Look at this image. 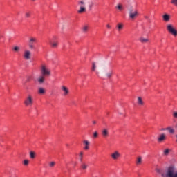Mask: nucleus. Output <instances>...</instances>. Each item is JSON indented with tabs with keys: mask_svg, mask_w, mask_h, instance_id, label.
Segmentation results:
<instances>
[{
	"mask_svg": "<svg viewBox=\"0 0 177 177\" xmlns=\"http://www.w3.org/2000/svg\"><path fill=\"white\" fill-rule=\"evenodd\" d=\"M162 177H177V169L174 165L167 167L164 171L160 173Z\"/></svg>",
	"mask_w": 177,
	"mask_h": 177,
	"instance_id": "obj_1",
	"label": "nucleus"
},
{
	"mask_svg": "<svg viewBox=\"0 0 177 177\" xmlns=\"http://www.w3.org/2000/svg\"><path fill=\"white\" fill-rule=\"evenodd\" d=\"M129 17L131 20H135L138 16H139V12L138 10H135L133 6H130L128 8Z\"/></svg>",
	"mask_w": 177,
	"mask_h": 177,
	"instance_id": "obj_2",
	"label": "nucleus"
},
{
	"mask_svg": "<svg viewBox=\"0 0 177 177\" xmlns=\"http://www.w3.org/2000/svg\"><path fill=\"white\" fill-rule=\"evenodd\" d=\"M26 107H31L34 104V98L31 94H28L24 101Z\"/></svg>",
	"mask_w": 177,
	"mask_h": 177,
	"instance_id": "obj_3",
	"label": "nucleus"
},
{
	"mask_svg": "<svg viewBox=\"0 0 177 177\" xmlns=\"http://www.w3.org/2000/svg\"><path fill=\"white\" fill-rule=\"evenodd\" d=\"M78 5L80 6V9L77 10V13L81 15L86 12V7H85V1L84 0H80L78 1Z\"/></svg>",
	"mask_w": 177,
	"mask_h": 177,
	"instance_id": "obj_4",
	"label": "nucleus"
},
{
	"mask_svg": "<svg viewBox=\"0 0 177 177\" xmlns=\"http://www.w3.org/2000/svg\"><path fill=\"white\" fill-rule=\"evenodd\" d=\"M41 74L44 77H49L50 75V70L45 65L41 66Z\"/></svg>",
	"mask_w": 177,
	"mask_h": 177,
	"instance_id": "obj_5",
	"label": "nucleus"
},
{
	"mask_svg": "<svg viewBox=\"0 0 177 177\" xmlns=\"http://www.w3.org/2000/svg\"><path fill=\"white\" fill-rule=\"evenodd\" d=\"M37 42V37H30L28 41V48L30 49V50H32L33 49H35V46L34 44Z\"/></svg>",
	"mask_w": 177,
	"mask_h": 177,
	"instance_id": "obj_6",
	"label": "nucleus"
},
{
	"mask_svg": "<svg viewBox=\"0 0 177 177\" xmlns=\"http://www.w3.org/2000/svg\"><path fill=\"white\" fill-rule=\"evenodd\" d=\"M167 30L170 34H171L174 37L177 36V31L176 30H175L172 24H168L167 26Z\"/></svg>",
	"mask_w": 177,
	"mask_h": 177,
	"instance_id": "obj_7",
	"label": "nucleus"
},
{
	"mask_svg": "<svg viewBox=\"0 0 177 177\" xmlns=\"http://www.w3.org/2000/svg\"><path fill=\"white\" fill-rule=\"evenodd\" d=\"M23 57L25 60H30V59H31V51H30V50H25Z\"/></svg>",
	"mask_w": 177,
	"mask_h": 177,
	"instance_id": "obj_8",
	"label": "nucleus"
},
{
	"mask_svg": "<svg viewBox=\"0 0 177 177\" xmlns=\"http://www.w3.org/2000/svg\"><path fill=\"white\" fill-rule=\"evenodd\" d=\"M56 39V37H53V39H49L48 44L52 46V48H57V45H59V42L53 41V40Z\"/></svg>",
	"mask_w": 177,
	"mask_h": 177,
	"instance_id": "obj_9",
	"label": "nucleus"
},
{
	"mask_svg": "<svg viewBox=\"0 0 177 177\" xmlns=\"http://www.w3.org/2000/svg\"><path fill=\"white\" fill-rule=\"evenodd\" d=\"M111 157L113 160H118L121 157V153L118 151H115L111 154Z\"/></svg>",
	"mask_w": 177,
	"mask_h": 177,
	"instance_id": "obj_10",
	"label": "nucleus"
},
{
	"mask_svg": "<svg viewBox=\"0 0 177 177\" xmlns=\"http://www.w3.org/2000/svg\"><path fill=\"white\" fill-rule=\"evenodd\" d=\"M164 140H167V136L165 133H162L158 138V142L159 143H161L164 142Z\"/></svg>",
	"mask_w": 177,
	"mask_h": 177,
	"instance_id": "obj_11",
	"label": "nucleus"
},
{
	"mask_svg": "<svg viewBox=\"0 0 177 177\" xmlns=\"http://www.w3.org/2000/svg\"><path fill=\"white\" fill-rule=\"evenodd\" d=\"M101 135L103 136V138H107L109 137V129L104 128L101 131Z\"/></svg>",
	"mask_w": 177,
	"mask_h": 177,
	"instance_id": "obj_12",
	"label": "nucleus"
},
{
	"mask_svg": "<svg viewBox=\"0 0 177 177\" xmlns=\"http://www.w3.org/2000/svg\"><path fill=\"white\" fill-rule=\"evenodd\" d=\"M61 89L63 92V95L64 96H67V95H68V93H70V90H68V88L66 87L65 86H61Z\"/></svg>",
	"mask_w": 177,
	"mask_h": 177,
	"instance_id": "obj_13",
	"label": "nucleus"
},
{
	"mask_svg": "<svg viewBox=\"0 0 177 177\" xmlns=\"http://www.w3.org/2000/svg\"><path fill=\"white\" fill-rule=\"evenodd\" d=\"M83 143L84 145V149L85 150H89V145H91V142H89V141L86 140H84L83 141Z\"/></svg>",
	"mask_w": 177,
	"mask_h": 177,
	"instance_id": "obj_14",
	"label": "nucleus"
},
{
	"mask_svg": "<svg viewBox=\"0 0 177 177\" xmlns=\"http://www.w3.org/2000/svg\"><path fill=\"white\" fill-rule=\"evenodd\" d=\"M37 81L39 84H44V82H45V76L44 75L39 76Z\"/></svg>",
	"mask_w": 177,
	"mask_h": 177,
	"instance_id": "obj_15",
	"label": "nucleus"
},
{
	"mask_svg": "<svg viewBox=\"0 0 177 177\" xmlns=\"http://www.w3.org/2000/svg\"><path fill=\"white\" fill-rule=\"evenodd\" d=\"M137 103L138 106H143L145 102H143V99L141 97H138Z\"/></svg>",
	"mask_w": 177,
	"mask_h": 177,
	"instance_id": "obj_16",
	"label": "nucleus"
},
{
	"mask_svg": "<svg viewBox=\"0 0 177 177\" xmlns=\"http://www.w3.org/2000/svg\"><path fill=\"white\" fill-rule=\"evenodd\" d=\"M136 165H140L142 164V156H138L136 160Z\"/></svg>",
	"mask_w": 177,
	"mask_h": 177,
	"instance_id": "obj_17",
	"label": "nucleus"
},
{
	"mask_svg": "<svg viewBox=\"0 0 177 177\" xmlns=\"http://www.w3.org/2000/svg\"><path fill=\"white\" fill-rule=\"evenodd\" d=\"M139 41H141L142 44H147V42H149V39L143 37H140Z\"/></svg>",
	"mask_w": 177,
	"mask_h": 177,
	"instance_id": "obj_18",
	"label": "nucleus"
},
{
	"mask_svg": "<svg viewBox=\"0 0 177 177\" xmlns=\"http://www.w3.org/2000/svg\"><path fill=\"white\" fill-rule=\"evenodd\" d=\"M169 19H171V17H169V15L165 14V15H163L164 21H169Z\"/></svg>",
	"mask_w": 177,
	"mask_h": 177,
	"instance_id": "obj_19",
	"label": "nucleus"
},
{
	"mask_svg": "<svg viewBox=\"0 0 177 177\" xmlns=\"http://www.w3.org/2000/svg\"><path fill=\"white\" fill-rule=\"evenodd\" d=\"M45 92H46V91L44 88H42V87L39 88L38 93H39V95H44Z\"/></svg>",
	"mask_w": 177,
	"mask_h": 177,
	"instance_id": "obj_20",
	"label": "nucleus"
},
{
	"mask_svg": "<svg viewBox=\"0 0 177 177\" xmlns=\"http://www.w3.org/2000/svg\"><path fill=\"white\" fill-rule=\"evenodd\" d=\"M81 168L82 169H83V171H85L88 168V164H86V162H82L81 164Z\"/></svg>",
	"mask_w": 177,
	"mask_h": 177,
	"instance_id": "obj_21",
	"label": "nucleus"
},
{
	"mask_svg": "<svg viewBox=\"0 0 177 177\" xmlns=\"http://www.w3.org/2000/svg\"><path fill=\"white\" fill-rule=\"evenodd\" d=\"M87 3H88V9H92V8H93V5H94L93 1H88L87 2Z\"/></svg>",
	"mask_w": 177,
	"mask_h": 177,
	"instance_id": "obj_22",
	"label": "nucleus"
},
{
	"mask_svg": "<svg viewBox=\"0 0 177 177\" xmlns=\"http://www.w3.org/2000/svg\"><path fill=\"white\" fill-rule=\"evenodd\" d=\"M115 8L116 9H118V10H124V6H122V4L121 3H118Z\"/></svg>",
	"mask_w": 177,
	"mask_h": 177,
	"instance_id": "obj_23",
	"label": "nucleus"
},
{
	"mask_svg": "<svg viewBox=\"0 0 177 177\" xmlns=\"http://www.w3.org/2000/svg\"><path fill=\"white\" fill-rule=\"evenodd\" d=\"M166 131H169V133H175V129H172L171 127H167Z\"/></svg>",
	"mask_w": 177,
	"mask_h": 177,
	"instance_id": "obj_24",
	"label": "nucleus"
},
{
	"mask_svg": "<svg viewBox=\"0 0 177 177\" xmlns=\"http://www.w3.org/2000/svg\"><path fill=\"white\" fill-rule=\"evenodd\" d=\"M12 50H13L14 52H16V53L20 52V47H19V46H14V48H12Z\"/></svg>",
	"mask_w": 177,
	"mask_h": 177,
	"instance_id": "obj_25",
	"label": "nucleus"
},
{
	"mask_svg": "<svg viewBox=\"0 0 177 177\" xmlns=\"http://www.w3.org/2000/svg\"><path fill=\"white\" fill-rule=\"evenodd\" d=\"M84 157V152L81 151L80 153H79V159H80V162H82V158Z\"/></svg>",
	"mask_w": 177,
	"mask_h": 177,
	"instance_id": "obj_26",
	"label": "nucleus"
},
{
	"mask_svg": "<svg viewBox=\"0 0 177 177\" xmlns=\"http://www.w3.org/2000/svg\"><path fill=\"white\" fill-rule=\"evenodd\" d=\"M169 151H171V149H165L163 151L164 156H168V154H169Z\"/></svg>",
	"mask_w": 177,
	"mask_h": 177,
	"instance_id": "obj_27",
	"label": "nucleus"
},
{
	"mask_svg": "<svg viewBox=\"0 0 177 177\" xmlns=\"http://www.w3.org/2000/svg\"><path fill=\"white\" fill-rule=\"evenodd\" d=\"M91 70H92V71H96V63L95 62L92 63Z\"/></svg>",
	"mask_w": 177,
	"mask_h": 177,
	"instance_id": "obj_28",
	"label": "nucleus"
},
{
	"mask_svg": "<svg viewBox=\"0 0 177 177\" xmlns=\"http://www.w3.org/2000/svg\"><path fill=\"white\" fill-rule=\"evenodd\" d=\"M118 31H120V30H122V28H124V25L122 24H118Z\"/></svg>",
	"mask_w": 177,
	"mask_h": 177,
	"instance_id": "obj_29",
	"label": "nucleus"
},
{
	"mask_svg": "<svg viewBox=\"0 0 177 177\" xmlns=\"http://www.w3.org/2000/svg\"><path fill=\"white\" fill-rule=\"evenodd\" d=\"M113 75V71H111L110 72H108L106 73L107 78H111V76Z\"/></svg>",
	"mask_w": 177,
	"mask_h": 177,
	"instance_id": "obj_30",
	"label": "nucleus"
},
{
	"mask_svg": "<svg viewBox=\"0 0 177 177\" xmlns=\"http://www.w3.org/2000/svg\"><path fill=\"white\" fill-rule=\"evenodd\" d=\"M99 136V133H97V131H95L93 133V138H94V139H96V138H97Z\"/></svg>",
	"mask_w": 177,
	"mask_h": 177,
	"instance_id": "obj_31",
	"label": "nucleus"
},
{
	"mask_svg": "<svg viewBox=\"0 0 177 177\" xmlns=\"http://www.w3.org/2000/svg\"><path fill=\"white\" fill-rule=\"evenodd\" d=\"M88 26H84L82 27V31L83 32H86V31H88Z\"/></svg>",
	"mask_w": 177,
	"mask_h": 177,
	"instance_id": "obj_32",
	"label": "nucleus"
},
{
	"mask_svg": "<svg viewBox=\"0 0 177 177\" xmlns=\"http://www.w3.org/2000/svg\"><path fill=\"white\" fill-rule=\"evenodd\" d=\"M55 165H56V162H50L49 163V167H50V168H53V167H55Z\"/></svg>",
	"mask_w": 177,
	"mask_h": 177,
	"instance_id": "obj_33",
	"label": "nucleus"
},
{
	"mask_svg": "<svg viewBox=\"0 0 177 177\" xmlns=\"http://www.w3.org/2000/svg\"><path fill=\"white\" fill-rule=\"evenodd\" d=\"M30 158H35V153L30 151Z\"/></svg>",
	"mask_w": 177,
	"mask_h": 177,
	"instance_id": "obj_34",
	"label": "nucleus"
},
{
	"mask_svg": "<svg viewBox=\"0 0 177 177\" xmlns=\"http://www.w3.org/2000/svg\"><path fill=\"white\" fill-rule=\"evenodd\" d=\"M25 16L27 19H28V17H30L31 16V12H26L25 13Z\"/></svg>",
	"mask_w": 177,
	"mask_h": 177,
	"instance_id": "obj_35",
	"label": "nucleus"
},
{
	"mask_svg": "<svg viewBox=\"0 0 177 177\" xmlns=\"http://www.w3.org/2000/svg\"><path fill=\"white\" fill-rule=\"evenodd\" d=\"M171 3L175 6H177V0H171Z\"/></svg>",
	"mask_w": 177,
	"mask_h": 177,
	"instance_id": "obj_36",
	"label": "nucleus"
},
{
	"mask_svg": "<svg viewBox=\"0 0 177 177\" xmlns=\"http://www.w3.org/2000/svg\"><path fill=\"white\" fill-rule=\"evenodd\" d=\"M24 164L25 165H28V160H25L24 161Z\"/></svg>",
	"mask_w": 177,
	"mask_h": 177,
	"instance_id": "obj_37",
	"label": "nucleus"
},
{
	"mask_svg": "<svg viewBox=\"0 0 177 177\" xmlns=\"http://www.w3.org/2000/svg\"><path fill=\"white\" fill-rule=\"evenodd\" d=\"M173 117H174V118H177V112L173 113Z\"/></svg>",
	"mask_w": 177,
	"mask_h": 177,
	"instance_id": "obj_38",
	"label": "nucleus"
},
{
	"mask_svg": "<svg viewBox=\"0 0 177 177\" xmlns=\"http://www.w3.org/2000/svg\"><path fill=\"white\" fill-rule=\"evenodd\" d=\"M106 27H107V28H111V26H110V24H107Z\"/></svg>",
	"mask_w": 177,
	"mask_h": 177,
	"instance_id": "obj_39",
	"label": "nucleus"
},
{
	"mask_svg": "<svg viewBox=\"0 0 177 177\" xmlns=\"http://www.w3.org/2000/svg\"><path fill=\"white\" fill-rule=\"evenodd\" d=\"M93 124L95 125V124H96V121L93 120Z\"/></svg>",
	"mask_w": 177,
	"mask_h": 177,
	"instance_id": "obj_40",
	"label": "nucleus"
},
{
	"mask_svg": "<svg viewBox=\"0 0 177 177\" xmlns=\"http://www.w3.org/2000/svg\"><path fill=\"white\" fill-rule=\"evenodd\" d=\"M145 19H149V17H147V16H145Z\"/></svg>",
	"mask_w": 177,
	"mask_h": 177,
	"instance_id": "obj_41",
	"label": "nucleus"
},
{
	"mask_svg": "<svg viewBox=\"0 0 177 177\" xmlns=\"http://www.w3.org/2000/svg\"><path fill=\"white\" fill-rule=\"evenodd\" d=\"M30 78H31V77H28V81H30Z\"/></svg>",
	"mask_w": 177,
	"mask_h": 177,
	"instance_id": "obj_42",
	"label": "nucleus"
},
{
	"mask_svg": "<svg viewBox=\"0 0 177 177\" xmlns=\"http://www.w3.org/2000/svg\"><path fill=\"white\" fill-rule=\"evenodd\" d=\"M175 128H176V129H177V123L175 125Z\"/></svg>",
	"mask_w": 177,
	"mask_h": 177,
	"instance_id": "obj_43",
	"label": "nucleus"
},
{
	"mask_svg": "<svg viewBox=\"0 0 177 177\" xmlns=\"http://www.w3.org/2000/svg\"><path fill=\"white\" fill-rule=\"evenodd\" d=\"M162 131H167V129H162Z\"/></svg>",
	"mask_w": 177,
	"mask_h": 177,
	"instance_id": "obj_44",
	"label": "nucleus"
},
{
	"mask_svg": "<svg viewBox=\"0 0 177 177\" xmlns=\"http://www.w3.org/2000/svg\"><path fill=\"white\" fill-rule=\"evenodd\" d=\"M3 36L0 35V39H1V38H3Z\"/></svg>",
	"mask_w": 177,
	"mask_h": 177,
	"instance_id": "obj_45",
	"label": "nucleus"
},
{
	"mask_svg": "<svg viewBox=\"0 0 177 177\" xmlns=\"http://www.w3.org/2000/svg\"><path fill=\"white\" fill-rule=\"evenodd\" d=\"M32 1H35V0H32Z\"/></svg>",
	"mask_w": 177,
	"mask_h": 177,
	"instance_id": "obj_46",
	"label": "nucleus"
}]
</instances>
